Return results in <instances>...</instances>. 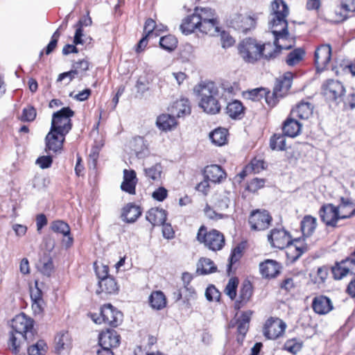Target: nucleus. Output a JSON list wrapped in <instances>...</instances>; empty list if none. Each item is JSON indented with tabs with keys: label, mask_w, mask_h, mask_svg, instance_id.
<instances>
[{
	"label": "nucleus",
	"mask_w": 355,
	"mask_h": 355,
	"mask_svg": "<svg viewBox=\"0 0 355 355\" xmlns=\"http://www.w3.org/2000/svg\"><path fill=\"white\" fill-rule=\"evenodd\" d=\"M268 240L273 248L284 249L288 247L289 252L295 250L296 254L293 257L294 260L298 259L306 250V247L293 245L289 233L283 228L272 229L268 235Z\"/></svg>",
	"instance_id": "nucleus-5"
},
{
	"label": "nucleus",
	"mask_w": 355,
	"mask_h": 355,
	"mask_svg": "<svg viewBox=\"0 0 355 355\" xmlns=\"http://www.w3.org/2000/svg\"><path fill=\"white\" fill-rule=\"evenodd\" d=\"M194 13L199 19L200 24L217 18L215 10L210 8H196Z\"/></svg>",
	"instance_id": "nucleus-38"
},
{
	"label": "nucleus",
	"mask_w": 355,
	"mask_h": 355,
	"mask_svg": "<svg viewBox=\"0 0 355 355\" xmlns=\"http://www.w3.org/2000/svg\"><path fill=\"white\" fill-rule=\"evenodd\" d=\"M220 37L222 46L223 48L230 47L234 44L235 42L234 38L231 35H230L229 33H227L225 31H223L221 33Z\"/></svg>",
	"instance_id": "nucleus-62"
},
{
	"label": "nucleus",
	"mask_w": 355,
	"mask_h": 355,
	"mask_svg": "<svg viewBox=\"0 0 355 355\" xmlns=\"http://www.w3.org/2000/svg\"><path fill=\"white\" fill-rule=\"evenodd\" d=\"M200 31L211 36L218 35L220 33L219 23L218 19L209 20L200 24Z\"/></svg>",
	"instance_id": "nucleus-35"
},
{
	"label": "nucleus",
	"mask_w": 355,
	"mask_h": 355,
	"mask_svg": "<svg viewBox=\"0 0 355 355\" xmlns=\"http://www.w3.org/2000/svg\"><path fill=\"white\" fill-rule=\"evenodd\" d=\"M150 304L153 309L160 310L166 305V299L162 291L153 292L149 297Z\"/></svg>",
	"instance_id": "nucleus-37"
},
{
	"label": "nucleus",
	"mask_w": 355,
	"mask_h": 355,
	"mask_svg": "<svg viewBox=\"0 0 355 355\" xmlns=\"http://www.w3.org/2000/svg\"><path fill=\"white\" fill-rule=\"evenodd\" d=\"M286 327V324L282 320L271 317L263 325V334L267 339L276 340L284 336Z\"/></svg>",
	"instance_id": "nucleus-9"
},
{
	"label": "nucleus",
	"mask_w": 355,
	"mask_h": 355,
	"mask_svg": "<svg viewBox=\"0 0 355 355\" xmlns=\"http://www.w3.org/2000/svg\"><path fill=\"white\" fill-rule=\"evenodd\" d=\"M36 115V110L33 106L29 105L23 109L21 120L22 121L31 122L35 120Z\"/></svg>",
	"instance_id": "nucleus-54"
},
{
	"label": "nucleus",
	"mask_w": 355,
	"mask_h": 355,
	"mask_svg": "<svg viewBox=\"0 0 355 355\" xmlns=\"http://www.w3.org/2000/svg\"><path fill=\"white\" fill-rule=\"evenodd\" d=\"M55 349L58 352L69 349L71 346V338L68 332H61L55 337Z\"/></svg>",
	"instance_id": "nucleus-40"
},
{
	"label": "nucleus",
	"mask_w": 355,
	"mask_h": 355,
	"mask_svg": "<svg viewBox=\"0 0 355 355\" xmlns=\"http://www.w3.org/2000/svg\"><path fill=\"white\" fill-rule=\"evenodd\" d=\"M314 311L318 314H327L333 309L331 300L324 295L315 297L312 303Z\"/></svg>",
	"instance_id": "nucleus-20"
},
{
	"label": "nucleus",
	"mask_w": 355,
	"mask_h": 355,
	"mask_svg": "<svg viewBox=\"0 0 355 355\" xmlns=\"http://www.w3.org/2000/svg\"><path fill=\"white\" fill-rule=\"evenodd\" d=\"M34 321L24 313L16 315L11 322L12 330L8 340V349L17 354L25 342L33 341L35 338Z\"/></svg>",
	"instance_id": "nucleus-3"
},
{
	"label": "nucleus",
	"mask_w": 355,
	"mask_h": 355,
	"mask_svg": "<svg viewBox=\"0 0 355 355\" xmlns=\"http://www.w3.org/2000/svg\"><path fill=\"white\" fill-rule=\"evenodd\" d=\"M46 349L47 346L45 342L40 340L35 344L28 347L27 350L28 355H45Z\"/></svg>",
	"instance_id": "nucleus-46"
},
{
	"label": "nucleus",
	"mask_w": 355,
	"mask_h": 355,
	"mask_svg": "<svg viewBox=\"0 0 355 355\" xmlns=\"http://www.w3.org/2000/svg\"><path fill=\"white\" fill-rule=\"evenodd\" d=\"M204 175L206 181L200 183L197 189L203 192L205 191V188L208 187L207 181L213 183H219L226 178V173L223 168L216 164L207 166L205 168Z\"/></svg>",
	"instance_id": "nucleus-10"
},
{
	"label": "nucleus",
	"mask_w": 355,
	"mask_h": 355,
	"mask_svg": "<svg viewBox=\"0 0 355 355\" xmlns=\"http://www.w3.org/2000/svg\"><path fill=\"white\" fill-rule=\"evenodd\" d=\"M156 123L157 127L164 131L171 130L177 125L175 118L167 114L159 116L157 119Z\"/></svg>",
	"instance_id": "nucleus-33"
},
{
	"label": "nucleus",
	"mask_w": 355,
	"mask_h": 355,
	"mask_svg": "<svg viewBox=\"0 0 355 355\" xmlns=\"http://www.w3.org/2000/svg\"><path fill=\"white\" fill-rule=\"evenodd\" d=\"M270 146L272 150H284L286 146L285 135L275 134L270 138Z\"/></svg>",
	"instance_id": "nucleus-47"
},
{
	"label": "nucleus",
	"mask_w": 355,
	"mask_h": 355,
	"mask_svg": "<svg viewBox=\"0 0 355 355\" xmlns=\"http://www.w3.org/2000/svg\"><path fill=\"white\" fill-rule=\"evenodd\" d=\"M331 271L335 279H341L349 273L355 274V249L346 260L336 263Z\"/></svg>",
	"instance_id": "nucleus-13"
},
{
	"label": "nucleus",
	"mask_w": 355,
	"mask_h": 355,
	"mask_svg": "<svg viewBox=\"0 0 355 355\" xmlns=\"http://www.w3.org/2000/svg\"><path fill=\"white\" fill-rule=\"evenodd\" d=\"M220 293L214 286H209L207 287L205 291V297L207 300L218 301L220 298Z\"/></svg>",
	"instance_id": "nucleus-56"
},
{
	"label": "nucleus",
	"mask_w": 355,
	"mask_h": 355,
	"mask_svg": "<svg viewBox=\"0 0 355 355\" xmlns=\"http://www.w3.org/2000/svg\"><path fill=\"white\" fill-rule=\"evenodd\" d=\"M141 214V211L139 206L132 203L128 204L123 209L121 217L127 223H134Z\"/></svg>",
	"instance_id": "nucleus-28"
},
{
	"label": "nucleus",
	"mask_w": 355,
	"mask_h": 355,
	"mask_svg": "<svg viewBox=\"0 0 355 355\" xmlns=\"http://www.w3.org/2000/svg\"><path fill=\"white\" fill-rule=\"evenodd\" d=\"M135 187H136V182H126L123 181L121 185V189L129 194H135Z\"/></svg>",
	"instance_id": "nucleus-64"
},
{
	"label": "nucleus",
	"mask_w": 355,
	"mask_h": 355,
	"mask_svg": "<svg viewBox=\"0 0 355 355\" xmlns=\"http://www.w3.org/2000/svg\"><path fill=\"white\" fill-rule=\"evenodd\" d=\"M98 287L100 291H96L98 294L103 293L105 294H115L119 290L117 283L112 277L103 278V279L99 280Z\"/></svg>",
	"instance_id": "nucleus-26"
},
{
	"label": "nucleus",
	"mask_w": 355,
	"mask_h": 355,
	"mask_svg": "<svg viewBox=\"0 0 355 355\" xmlns=\"http://www.w3.org/2000/svg\"><path fill=\"white\" fill-rule=\"evenodd\" d=\"M162 167L160 164H156L150 167L144 168L146 177L149 180H159L161 178Z\"/></svg>",
	"instance_id": "nucleus-42"
},
{
	"label": "nucleus",
	"mask_w": 355,
	"mask_h": 355,
	"mask_svg": "<svg viewBox=\"0 0 355 355\" xmlns=\"http://www.w3.org/2000/svg\"><path fill=\"white\" fill-rule=\"evenodd\" d=\"M318 225L317 218L311 215L304 216L300 223V228L303 236H310L315 232Z\"/></svg>",
	"instance_id": "nucleus-27"
},
{
	"label": "nucleus",
	"mask_w": 355,
	"mask_h": 355,
	"mask_svg": "<svg viewBox=\"0 0 355 355\" xmlns=\"http://www.w3.org/2000/svg\"><path fill=\"white\" fill-rule=\"evenodd\" d=\"M76 76H77L76 70H73V68H71V69L70 71L60 73L58 77L57 82H61L64 79L68 78L69 79L68 83H67V84H68L73 79H74L76 78Z\"/></svg>",
	"instance_id": "nucleus-63"
},
{
	"label": "nucleus",
	"mask_w": 355,
	"mask_h": 355,
	"mask_svg": "<svg viewBox=\"0 0 355 355\" xmlns=\"http://www.w3.org/2000/svg\"><path fill=\"white\" fill-rule=\"evenodd\" d=\"M272 217L266 210H256L251 213L249 223L252 230L262 231L268 228Z\"/></svg>",
	"instance_id": "nucleus-12"
},
{
	"label": "nucleus",
	"mask_w": 355,
	"mask_h": 355,
	"mask_svg": "<svg viewBox=\"0 0 355 355\" xmlns=\"http://www.w3.org/2000/svg\"><path fill=\"white\" fill-rule=\"evenodd\" d=\"M92 318L96 324L104 322L112 327H117L123 320V313L112 304H107L101 309V318H95V315H92Z\"/></svg>",
	"instance_id": "nucleus-8"
},
{
	"label": "nucleus",
	"mask_w": 355,
	"mask_h": 355,
	"mask_svg": "<svg viewBox=\"0 0 355 355\" xmlns=\"http://www.w3.org/2000/svg\"><path fill=\"white\" fill-rule=\"evenodd\" d=\"M31 299L33 301V307L36 311L37 309L38 311H40L42 310V300L41 297V291L39 289H37V291L35 293H31Z\"/></svg>",
	"instance_id": "nucleus-57"
},
{
	"label": "nucleus",
	"mask_w": 355,
	"mask_h": 355,
	"mask_svg": "<svg viewBox=\"0 0 355 355\" xmlns=\"http://www.w3.org/2000/svg\"><path fill=\"white\" fill-rule=\"evenodd\" d=\"M196 239L212 251L221 250L225 244V238L222 233L216 230L207 232L205 226L199 228Z\"/></svg>",
	"instance_id": "nucleus-7"
},
{
	"label": "nucleus",
	"mask_w": 355,
	"mask_h": 355,
	"mask_svg": "<svg viewBox=\"0 0 355 355\" xmlns=\"http://www.w3.org/2000/svg\"><path fill=\"white\" fill-rule=\"evenodd\" d=\"M238 49L241 57L248 63H254L261 58L270 60L275 58L277 53L270 43L261 44L252 38L243 40Z\"/></svg>",
	"instance_id": "nucleus-4"
},
{
	"label": "nucleus",
	"mask_w": 355,
	"mask_h": 355,
	"mask_svg": "<svg viewBox=\"0 0 355 355\" xmlns=\"http://www.w3.org/2000/svg\"><path fill=\"white\" fill-rule=\"evenodd\" d=\"M260 272L266 278H272L279 273L280 266L275 260L267 259L259 264Z\"/></svg>",
	"instance_id": "nucleus-19"
},
{
	"label": "nucleus",
	"mask_w": 355,
	"mask_h": 355,
	"mask_svg": "<svg viewBox=\"0 0 355 355\" xmlns=\"http://www.w3.org/2000/svg\"><path fill=\"white\" fill-rule=\"evenodd\" d=\"M200 28L199 19L194 12L191 15L185 17L180 25L181 31L186 35L191 34L196 29L200 31Z\"/></svg>",
	"instance_id": "nucleus-24"
},
{
	"label": "nucleus",
	"mask_w": 355,
	"mask_h": 355,
	"mask_svg": "<svg viewBox=\"0 0 355 355\" xmlns=\"http://www.w3.org/2000/svg\"><path fill=\"white\" fill-rule=\"evenodd\" d=\"M265 180L263 179L254 178L248 184V189L251 191H256L259 189L262 188L264 186Z\"/></svg>",
	"instance_id": "nucleus-61"
},
{
	"label": "nucleus",
	"mask_w": 355,
	"mask_h": 355,
	"mask_svg": "<svg viewBox=\"0 0 355 355\" xmlns=\"http://www.w3.org/2000/svg\"><path fill=\"white\" fill-rule=\"evenodd\" d=\"M355 12V0H341L340 7L335 10L337 21H343L347 18L348 12Z\"/></svg>",
	"instance_id": "nucleus-23"
},
{
	"label": "nucleus",
	"mask_w": 355,
	"mask_h": 355,
	"mask_svg": "<svg viewBox=\"0 0 355 355\" xmlns=\"http://www.w3.org/2000/svg\"><path fill=\"white\" fill-rule=\"evenodd\" d=\"M146 218L153 226L161 225L166 220V212L162 209L152 208L147 212Z\"/></svg>",
	"instance_id": "nucleus-25"
},
{
	"label": "nucleus",
	"mask_w": 355,
	"mask_h": 355,
	"mask_svg": "<svg viewBox=\"0 0 355 355\" xmlns=\"http://www.w3.org/2000/svg\"><path fill=\"white\" fill-rule=\"evenodd\" d=\"M51 230L55 232L67 236L70 234V227L69 225L62 220H55L51 223Z\"/></svg>",
	"instance_id": "nucleus-49"
},
{
	"label": "nucleus",
	"mask_w": 355,
	"mask_h": 355,
	"mask_svg": "<svg viewBox=\"0 0 355 355\" xmlns=\"http://www.w3.org/2000/svg\"><path fill=\"white\" fill-rule=\"evenodd\" d=\"M255 19L250 15H238L232 20V27L244 33L255 26Z\"/></svg>",
	"instance_id": "nucleus-16"
},
{
	"label": "nucleus",
	"mask_w": 355,
	"mask_h": 355,
	"mask_svg": "<svg viewBox=\"0 0 355 355\" xmlns=\"http://www.w3.org/2000/svg\"><path fill=\"white\" fill-rule=\"evenodd\" d=\"M313 106L309 102H300L291 112V114L301 119H308L313 114Z\"/></svg>",
	"instance_id": "nucleus-30"
},
{
	"label": "nucleus",
	"mask_w": 355,
	"mask_h": 355,
	"mask_svg": "<svg viewBox=\"0 0 355 355\" xmlns=\"http://www.w3.org/2000/svg\"><path fill=\"white\" fill-rule=\"evenodd\" d=\"M293 73H286L282 78L276 80L273 89V95L275 97H282L287 93L292 85Z\"/></svg>",
	"instance_id": "nucleus-18"
},
{
	"label": "nucleus",
	"mask_w": 355,
	"mask_h": 355,
	"mask_svg": "<svg viewBox=\"0 0 355 355\" xmlns=\"http://www.w3.org/2000/svg\"><path fill=\"white\" fill-rule=\"evenodd\" d=\"M192 279V276L188 272H184L182 276V280L184 284V288L188 292V295L186 296L187 300L194 299L196 297V292L194 288L189 287V283Z\"/></svg>",
	"instance_id": "nucleus-52"
},
{
	"label": "nucleus",
	"mask_w": 355,
	"mask_h": 355,
	"mask_svg": "<svg viewBox=\"0 0 355 355\" xmlns=\"http://www.w3.org/2000/svg\"><path fill=\"white\" fill-rule=\"evenodd\" d=\"M99 346L116 348L120 343V336L114 329H107L102 331L98 337Z\"/></svg>",
	"instance_id": "nucleus-17"
},
{
	"label": "nucleus",
	"mask_w": 355,
	"mask_h": 355,
	"mask_svg": "<svg viewBox=\"0 0 355 355\" xmlns=\"http://www.w3.org/2000/svg\"><path fill=\"white\" fill-rule=\"evenodd\" d=\"M149 81L146 76H140L136 83L138 92L144 93L148 90Z\"/></svg>",
	"instance_id": "nucleus-58"
},
{
	"label": "nucleus",
	"mask_w": 355,
	"mask_h": 355,
	"mask_svg": "<svg viewBox=\"0 0 355 355\" xmlns=\"http://www.w3.org/2000/svg\"><path fill=\"white\" fill-rule=\"evenodd\" d=\"M251 315L252 312L250 311L243 312L235 322L237 324V332L241 336V338H237L238 341L242 340L248 332Z\"/></svg>",
	"instance_id": "nucleus-29"
},
{
	"label": "nucleus",
	"mask_w": 355,
	"mask_h": 355,
	"mask_svg": "<svg viewBox=\"0 0 355 355\" xmlns=\"http://www.w3.org/2000/svg\"><path fill=\"white\" fill-rule=\"evenodd\" d=\"M331 48L329 44L319 46L315 51V62L318 70H324L331 60Z\"/></svg>",
	"instance_id": "nucleus-15"
},
{
	"label": "nucleus",
	"mask_w": 355,
	"mask_h": 355,
	"mask_svg": "<svg viewBox=\"0 0 355 355\" xmlns=\"http://www.w3.org/2000/svg\"><path fill=\"white\" fill-rule=\"evenodd\" d=\"M227 135V129L219 128L212 131L209 135V137L214 144L221 146L226 143Z\"/></svg>",
	"instance_id": "nucleus-39"
},
{
	"label": "nucleus",
	"mask_w": 355,
	"mask_h": 355,
	"mask_svg": "<svg viewBox=\"0 0 355 355\" xmlns=\"http://www.w3.org/2000/svg\"><path fill=\"white\" fill-rule=\"evenodd\" d=\"M302 347V343L296 338L289 339L286 341L283 349L291 354H295L300 351Z\"/></svg>",
	"instance_id": "nucleus-51"
},
{
	"label": "nucleus",
	"mask_w": 355,
	"mask_h": 355,
	"mask_svg": "<svg viewBox=\"0 0 355 355\" xmlns=\"http://www.w3.org/2000/svg\"><path fill=\"white\" fill-rule=\"evenodd\" d=\"M323 93L327 98L339 103L343 100L345 89L340 81L328 80L323 85Z\"/></svg>",
	"instance_id": "nucleus-11"
},
{
	"label": "nucleus",
	"mask_w": 355,
	"mask_h": 355,
	"mask_svg": "<svg viewBox=\"0 0 355 355\" xmlns=\"http://www.w3.org/2000/svg\"><path fill=\"white\" fill-rule=\"evenodd\" d=\"M226 113L232 119H241L244 114V107L241 101L234 100L227 103Z\"/></svg>",
	"instance_id": "nucleus-32"
},
{
	"label": "nucleus",
	"mask_w": 355,
	"mask_h": 355,
	"mask_svg": "<svg viewBox=\"0 0 355 355\" xmlns=\"http://www.w3.org/2000/svg\"><path fill=\"white\" fill-rule=\"evenodd\" d=\"M178 41L176 38L171 35L162 37L159 40L160 46L168 51H173L177 46Z\"/></svg>",
	"instance_id": "nucleus-45"
},
{
	"label": "nucleus",
	"mask_w": 355,
	"mask_h": 355,
	"mask_svg": "<svg viewBox=\"0 0 355 355\" xmlns=\"http://www.w3.org/2000/svg\"><path fill=\"white\" fill-rule=\"evenodd\" d=\"M336 208L340 219L348 218L355 215V204L348 198H341L340 203Z\"/></svg>",
	"instance_id": "nucleus-21"
},
{
	"label": "nucleus",
	"mask_w": 355,
	"mask_h": 355,
	"mask_svg": "<svg viewBox=\"0 0 355 355\" xmlns=\"http://www.w3.org/2000/svg\"><path fill=\"white\" fill-rule=\"evenodd\" d=\"M173 109L176 110V114L178 117H181L184 114H189L191 112V107L189 105V101L184 99L177 101Z\"/></svg>",
	"instance_id": "nucleus-48"
},
{
	"label": "nucleus",
	"mask_w": 355,
	"mask_h": 355,
	"mask_svg": "<svg viewBox=\"0 0 355 355\" xmlns=\"http://www.w3.org/2000/svg\"><path fill=\"white\" fill-rule=\"evenodd\" d=\"M239 284V281L236 278H231L225 288V293L227 295H228L232 300L234 299L236 295V288Z\"/></svg>",
	"instance_id": "nucleus-53"
},
{
	"label": "nucleus",
	"mask_w": 355,
	"mask_h": 355,
	"mask_svg": "<svg viewBox=\"0 0 355 355\" xmlns=\"http://www.w3.org/2000/svg\"><path fill=\"white\" fill-rule=\"evenodd\" d=\"M168 195L167 190L164 187H159L155 191H154L152 193V197L159 202L163 201Z\"/></svg>",
	"instance_id": "nucleus-60"
},
{
	"label": "nucleus",
	"mask_w": 355,
	"mask_h": 355,
	"mask_svg": "<svg viewBox=\"0 0 355 355\" xmlns=\"http://www.w3.org/2000/svg\"><path fill=\"white\" fill-rule=\"evenodd\" d=\"M321 220L329 227H336L340 220L336 206L331 203L324 204L318 211Z\"/></svg>",
	"instance_id": "nucleus-14"
},
{
	"label": "nucleus",
	"mask_w": 355,
	"mask_h": 355,
	"mask_svg": "<svg viewBox=\"0 0 355 355\" xmlns=\"http://www.w3.org/2000/svg\"><path fill=\"white\" fill-rule=\"evenodd\" d=\"M268 92L266 91L265 88L260 87L252 89L248 92L245 94L247 98L250 99L253 101H259L262 98H265L268 102Z\"/></svg>",
	"instance_id": "nucleus-44"
},
{
	"label": "nucleus",
	"mask_w": 355,
	"mask_h": 355,
	"mask_svg": "<svg viewBox=\"0 0 355 355\" xmlns=\"http://www.w3.org/2000/svg\"><path fill=\"white\" fill-rule=\"evenodd\" d=\"M252 293V286L250 283L243 284L240 289L239 300L235 302V308L239 309L250 298Z\"/></svg>",
	"instance_id": "nucleus-36"
},
{
	"label": "nucleus",
	"mask_w": 355,
	"mask_h": 355,
	"mask_svg": "<svg viewBox=\"0 0 355 355\" xmlns=\"http://www.w3.org/2000/svg\"><path fill=\"white\" fill-rule=\"evenodd\" d=\"M289 14V9L283 0H274L271 3V10L269 16L268 26L275 37L273 50L277 53L282 49L288 50L295 44L293 39L289 37L288 31V21L286 17Z\"/></svg>",
	"instance_id": "nucleus-2"
},
{
	"label": "nucleus",
	"mask_w": 355,
	"mask_h": 355,
	"mask_svg": "<svg viewBox=\"0 0 355 355\" xmlns=\"http://www.w3.org/2000/svg\"><path fill=\"white\" fill-rule=\"evenodd\" d=\"M53 160L51 156H41L36 159V164L41 168H48L52 164Z\"/></svg>",
	"instance_id": "nucleus-59"
},
{
	"label": "nucleus",
	"mask_w": 355,
	"mask_h": 355,
	"mask_svg": "<svg viewBox=\"0 0 355 355\" xmlns=\"http://www.w3.org/2000/svg\"><path fill=\"white\" fill-rule=\"evenodd\" d=\"M72 68L73 70H76L77 77L81 79L85 76V72L89 69V63L87 60L83 59L75 62L72 64Z\"/></svg>",
	"instance_id": "nucleus-50"
},
{
	"label": "nucleus",
	"mask_w": 355,
	"mask_h": 355,
	"mask_svg": "<svg viewBox=\"0 0 355 355\" xmlns=\"http://www.w3.org/2000/svg\"><path fill=\"white\" fill-rule=\"evenodd\" d=\"M193 92L199 98V106L204 112L216 114L220 110L219 100L227 101L230 98L234 88L227 82L217 85L212 81H201L193 87Z\"/></svg>",
	"instance_id": "nucleus-1"
},
{
	"label": "nucleus",
	"mask_w": 355,
	"mask_h": 355,
	"mask_svg": "<svg viewBox=\"0 0 355 355\" xmlns=\"http://www.w3.org/2000/svg\"><path fill=\"white\" fill-rule=\"evenodd\" d=\"M216 266L210 259L202 257L197 263L196 272L200 275H207L216 271Z\"/></svg>",
	"instance_id": "nucleus-34"
},
{
	"label": "nucleus",
	"mask_w": 355,
	"mask_h": 355,
	"mask_svg": "<svg viewBox=\"0 0 355 355\" xmlns=\"http://www.w3.org/2000/svg\"><path fill=\"white\" fill-rule=\"evenodd\" d=\"M37 268L42 274L49 277L53 270V263L51 258L44 257L37 263Z\"/></svg>",
	"instance_id": "nucleus-41"
},
{
	"label": "nucleus",
	"mask_w": 355,
	"mask_h": 355,
	"mask_svg": "<svg viewBox=\"0 0 355 355\" xmlns=\"http://www.w3.org/2000/svg\"><path fill=\"white\" fill-rule=\"evenodd\" d=\"M305 51L302 49H295L288 53L286 60V64L289 66H294L303 59Z\"/></svg>",
	"instance_id": "nucleus-43"
},
{
	"label": "nucleus",
	"mask_w": 355,
	"mask_h": 355,
	"mask_svg": "<svg viewBox=\"0 0 355 355\" xmlns=\"http://www.w3.org/2000/svg\"><path fill=\"white\" fill-rule=\"evenodd\" d=\"M302 125L295 119L288 118L284 123L283 132L284 135L290 137L297 136L301 131Z\"/></svg>",
	"instance_id": "nucleus-31"
},
{
	"label": "nucleus",
	"mask_w": 355,
	"mask_h": 355,
	"mask_svg": "<svg viewBox=\"0 0 355 355\" xmlns=\"http://www.w3.org/2000/svg\"><path fill=\"white\" fill-rule=\"evenodd\" d=\"M73 115L74 112L69 107L54 112L52 116L51 130L60 136H65L72 128L71 117Z\"/></svg>",
	"instance_id": "nucleus-6"
},
{
	"label": "nucleus",
	"mask_w": 355,
	"mask_h": 355,
	"mask_svg": "<svg viewBox=\"0 0 355 355\" xmlns=\"http://www.w3.org/2000/svg\"><path fill=\"white\" fill-rule=\"evenodd\" d=\"M244 248V244L240 243L234 248L230 258V265L236 262L242 257Z\"/></svg>",
	"instance_id": "nucleus-55"
},
{
	"label": "nucleus",
	"mask_w": 355,
	"mask_h": 355,
	"mask_svg": "<svg viewBox=\"0 0 355 355\" xmlns=\"http://www.w3.org/2000/svg\"><path fill=\"white\" fill-rule=\"evenodd\" d=\"M64 137L65 136H60L55 132L50 130L46 137V148L55 153L61 150L64 141Z\"/></svg>",
	"instance_id": "nucleus-22"
}]
</instances>
